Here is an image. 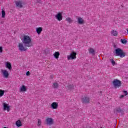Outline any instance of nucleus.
<instances>
[{
    "label": "nucleus",
    "mask_w": 128,
    "mask_h": 128,
    "mask_svg": "<svg viewBox=\"0 0 128 128\" xmlns=\"http://www.w3.org/2000/svg\"><path fill=\"white\" fill-rule=\"evenodd\" d=\"M56 18L58 19V20L60 21L62 20V13L58 12L56 16Z\"/></svg>",
    "instance_id": "10"
},
{
    "label": "nucleus",
    "mask_w": 128,
    "mask_h": 128,
    "mask_svg": "<svg viewBox=\"0 0 128 128\" xmlns=\"http://www.w3.org/2000/svg\"><path fill=\"white\" fill-rule=\"evenodd\" d=\"M78 22L79 24H84V21L82 18L79 17L78 18Z\"/></svg>",
    "instance_id": "13"
},
{
    "label": "nucleus",
    "mask_w": 128,
    "mask_h": 128,
    "mask_svg": "<svg viewBox=\"0 0 128 128\" xmlns=\"http://www.w3.org/2000/svg\"><path fill=\"white\" fill-rule=\"evenodd\" d=\"M67 58L68 60H74L75 58H76V52L74 51L72 52L70 56H68Z\"/></svg>",
    "instance_id": "5"
},
{
    "label": "nucleus",
    "mask_w": 128,
    "mask_h": 128,
    "mask_svg": "<svg viewBox=\"0 0 128 128\" xmlns=\"http://www.w3.org/2000/svg\"><path fill=\"white\" fill-rule=\"evenodd\" d=\"M36 2L38 4H42V0H36Z\"/></svg>",
    "instance_id": "30"
},
{
    "label": "nucleus",
    "mask_w": 128,
    "mask_h": 128,
    "mask_svg": "<svg viewBox=\"0 0 128 128\" xmlns=\"http://www.w3.org/2000/svg\"><path fill=\"white\" fill-rule=\"evenodd\" d=\"M38 126H40L42 124V122L40 121V120L38 119Z\"/></svg>",
    "instance_id": "29"
},
{
    "label": "nucleus",
    "mask_w": 128,
    "mask_h": 128,
    "mask_svg": "<svg viewBox=\"0 0 128 128\" xmlns=\"http://www.w3.org/2000/svg\"><path fill=\"white\" fill-rule=\"evenodd\" d=\"M54 58H56V60H58V56H60V52H55V53L54 54Z\"/></svg>",
    "instance_id": "20"
},
{
    "label": "nucleus",
    "mask_w": 128,
    "mask_h": 128,
    "mask_svg": "<svg viewBox=\"0 0 128 128\" xmlns=\"http://www.w3.org/2000/svg\"><path fill=\"white\" fill-rule=\"evenodd\" d=\"M58 106V104L56 102H54L51 104V108L53 110H56Z\"/></svg>",
    "instance_id": "8"
},
{
    "label": "nucleus",
    "mask_w": 128,
    "mask_h": 128,
    "mask_svg": "<svg viewBox=\"0 0 128 128\" xmlns=\"http://www.w3.org/2000/svg\"><path fill=\"white\" fill-rule=\"evenodd\" d=\"M100 96H102V92H100V94H99Z\"/></svg>",
    "instance_id": "36"
},
{
    "label": "nucleus",
    "mask_w": 128,
    "mask_h": 128,
    "mask_svg": "<svg viewBox=\"0 0 128 128\" xmlns=\"http://www.w3.org/2000/svg\"><path fill=\"white\" fill-rule=\"evenodd\" d=\"M16 126H18L20 128V126H22V122L20 120H18L16 122Z\"/></svg>",
    "instance_id": "19"
},
{
    "label": "nucleus",
    "mask_w": 128,
    "mask_h": 128,
    "mask_svg": "<svg viewBox=\"0 0 128 128\" xmlns=\"http://www.w3.org/2000/svg\"><path fill=\"white\" fill-rule=\"evenodd\" d=\"M2 74H3V76H4V78H8V76H10V74H8V72L6 70H2Z\"/></svg>",
    "instance_id": "11"
},
{
    "label": "nucleus",
    "mask_w": 128,
    "mask_h": 128,
    "mask_svg": "<svg viewBox=\"0 0 128 128\" xmlns=\"http://www.w3.org/2000/svg\"><path fill=\"white\" fill-rule=\"evenodd\" d=\"M2 18H4L6 16V12L4 10H2Z\"/></svg>",
    "instance_id": "26"
},
{
    "label": "nucleus",
    "mask_w": 128,
    "mask_h": 128,
    "mask_svg": "<svg viewBox=\"0 0 128 128\" xmlns=\"http://www.w3.org/2000/svg\"><path fill=\"white\" fill-rule=\"evenodd\" d=\"M6 68H8L9 70H10L12 68V64H10V62H7L6 63Z\"/></svg>",
    "instance_id": "15"
},
{
    "label": "nucleus",
    "mask_w": 128,
    "mask_h": 128,
    "mask_svg": "<svg viewBox=\"0 0 128 128\" xmlns=\"http://www.w3.org/2000/svg\"><path fill=\"white\" fill-rule=\"evenodd\" d=\"M26 76H30V71H28L26 72Z\"/></svg>",
    "instance_id": "34"
},
{
    "label": "nucleus",
    "mask_w": 128,
    "mask_h": 128,
    "mask_svg": "<svg viewBox=\"0 0 128 128\" xmlns=\"http://www.w3.org/2000/svg\"><path fill=\"white\" fill-rule=\"evenodd\" d=\"M52 87L54 88H58V84L56 82L53 83Z\"/></svg>",
    "instance_id": "23"
},
{
    "label": "nucleus",
    "mask_w": 128,
    "mask_h": 128,
    "mask_svg": "<svg viewBox=\"0 0 128 128\" xmlns=\"http://www.w3.org/2000/svg\"><path fill=\"white\" fill-rule=\"evenodd\" d=\"M120 42L122 44H126L128 42V40H126V39H121Z\"/></svg>",
    "instance_id": "25"
},
{
    "label": "nucleus",
    "mask_w": 128,
    "mask_h": 128,
    "mask_svg": "<svg viewBox=\"0 0 128 128\" xmlns=\"http://www.w3.org/2000/svg\"><path fill=\"white\" fill-rule=\"evenodd\" d=\"M0 52H2V48L0 46Z\"/></svg>",
    "instance_id": "33"
},
{
    "label": "nucleus",
    "mask_w": 128,
    "mask_h": 128,
    "mask_svg": "<svg viewBox=\"0 0 128 128\" xmlns=\"http://www.w3.org/2000/svg\"><path fill=\"white\" fill-rule=\"evenodd\" d=\"M3 106L4 110H8V112H10V106H8V104H6V103H3Z\"/></svg>",
    "instance_id": "7"
},
{
    "label": "nucleus",
    "mask_w": 128,
    "mask_h": 128,
    "mask_svg": "<svg viewBox=\"0 0 128 128\" xmlns=\"http://www.w3.org/2000/svg\"><path fill=\"white\" fill-rule=\"evenodd\" d=\"M110 62L112 64V65L114 66L116 64V62L114 60V59H110Z\"/></svg>",
    "instance_id": "27"
},
{
    "label": "nucleus",
    "mask_w": 128,
    "mask_h": 128,
    "mask_svg": "<svg viewBox=\"0 0 128 128\" xmlns=\"http://www.w3.org/2000/svg\"><path fill=\"white\" fill-rule=\"evenodd\" d=\"M112 84L114 88H120V86H122V82L118 79L114 80L112 82Z\"/></svg>",
    "instance_id": "3"
},
{
    "label": "nucleus",
    "mask_w": 128,
    "mask_h": 128,
    "mask_svg": "<svg viewBox=\"0 0 128 128\" xmlns=\"http://www.w3.org/2000/svg\"><path fill=\"white\" fill-rule=\"evenodd\" d=\"M50 78H53L52 76H50Z\"/></svg>",
    "instance_id": "37"
},
{
    "label": "nucleus",
    "mask_w": 128,
    "mask_h": 128,
    "mask_svg": "<svg viewBox=\"0 0 128 128\" xmlns=\"http://www.w3.org/2000/svg\"><path fill=\"white\" fill-rule=\"evenodd\" d=\"M16 4V6L18 8H22V1L20 0H18L16 1H15Z\"/></svg>",
    "instance_id": "6"
},
{
    "label": "nucleus",
    "mask_w": 128,
    "mask_h": 128,
    "mask_svg": "<svg viewBox=\"0 0 128 128\" xmlns=\"http://www.w3.org/2000/svg\"><path fill=\"white\" fill-rule=\"evenodd\" d=\"M21 40L25 46H28V48H30V46H32V38L30 36L28 35H24L23 38H21Z\"/></svg>",
    "instance_id": "1"
},
{
    "label": "nucleus",
    "mask_w": 128,
    "mask_h": 128,
    "mask_svg": "<svg viewBox=\"0 0 128 128\" xmlns=\"http://www.w3.org/2000/svg\"><path fill=\"white\" fill-rule=\"evenodd\" d=\"M4 94V91L2 90H0V96H2Z\"/></svg>",
    "instance_id": "28"
},
{
    "label": "nucleus",
    "mask_w": 128,
    "mask_h": 128,
    "mask_svg": "<svg viewBox=\"0 0 128 128\" xmlns=\"http://www.w3.org/2000/svg\"><path fill=\"white\" fill-rule=\"evenodd\" d=\"M27 46H24V44L22 43H18V50H20V52H26L28 50V48H26Z\"/></svg>",
    "instance_id": "4"
},
{
    "label": "nucleus",
    "mask_w": 128,
    "mask_h": 128,
    "mask_svg": "<svg viewBox=\"0 0 128 128\" xmlns=\"http://www.w3.org/2000/svg\"><path fill=\"white\" fill-rule=\"evenodd\" d=\"M120 98H124V95H121Z\"/></svg>",
    "instance_id": "35"
},
{
    "label": "nucleus",
    "mask_w": 128,
    "mask_h": 128,
    "mask_svg": "<svg viewBox=\"0 0 128 128\" xmlns=\"http://www.w3.org/2000/svg\"><path fill=\"white\" fill-rule=\"evenodd\" d=\"M124 96H128V91L124 90Z\"/></svg>",
    "instance_id": "32"
},
{
    "label": "nucleus",
    "mask_w": 128,
    "mask_h": 128,
    "mask_svg": "<svg viewBox=\"0 0 128 128\" xmlns=\"http://www.w3.org/2000/svg\"><path fill=\"white\" fill-rule=\"evenodd\" d=\"M20 92H26V87L24 85H22L20 88Z\"/></svg>",
    "instance_id": "18"
},
{
    "label": "nucleus",
    "mask_w": 128,
    "mask_h": 128,
    "mask_svg": "<svg viewBox=\"0 0 128 128\" xmlns=\"http://www.w3.org/2000/svg\"><path fill=\"white\" fill-rule=\"evenodd\" d=\"M110 34L112 36H116L118 32H117L116 30H113L111 31Z\"/></svg>",
    "instance_id": "14"
},
{
    "label": "nucleus",
    "mask_w": 128,
    "mask_h": 128,
    "mask_svg": "<svg viewBox=\"0 0 128 128\" xmlns=\"http://www.w3.org/2000/svg\"><path fill=\"white\" fill-rule=\"evenodd\" d=\"M36 32H37V34H40L42 32V28H40V27L37 28L36 29Z\"/></svg>",
    "instance_id": "16"
},
{
    "label": "nucleus",
    "mask_w": 128,
    "mask_h": 128,
    "mask_svg": "<svg viewBox=\"0 0 128 128\" xmlns=\"http://www.w3.org/2000/svg\"><path fill=\"white\" fill-rule=\"evenodd\" d=\"M113 46H114V48H118V46L116 44H113Z\"/></svg>",
    "instance_id": "31"
},
{
    "label": "nucleus",
    "mask_w": 128,
    "mask_h": 128,
    "mask_svg": "<svg viewBox=\"0 0 128 128\" xmlns=\"http://www.w3.org/2000/svg\"><path fill=\"white\" fill-rule=\"evenodd\" d=\"M82 102L84 104H88L90 102V98L86 96L82 98Z\"/></svg>",
    "instance_id": "9"
},
{
    "label": "nucleus",
    "mask_w": 128,
    "mask_h": 128,
    "mask_svg": "<svg viewBox=\"0 0 128 128\" xmlns=\"http://www.w3.org/2000/svg\"><path fill=\"white\" fill-rule=\"evenodd\" d=\"M66 88H68V90H74V84H68L66 86Z\"/></svg>",
    "instance_id": "22"
},
{
    "label": "nucleus",
    "mask_w": 128,
    "mask_h": 128,
    "mask_svg": "<svg viewBox=\"0 0 128 128\" xmlns=\"http://www.w3.org/2000/svg\"><path fill=\"white\" fill-rule=\"evenodd\" d=\"M89 54H92L93 56H94V50L92 48H90L89 50Z\"/></svg>",
    "instance_id": "21"
},
{
    "label": "nucleus",
    "mask_w": 128,
    "mask_h": 128,
    "mask_svg": "<svg viewBox=\"0 0 128 128\" xmlns=\"http://www.w3.org/2000/svg\"><path fill=\"white\" fill-rule=\"evenodd\" d=\"M66 20L67 22H69V24H72V18H66Z\"/></svg>",
    "instance_id": "24"
},
{
    "label": "nucleus",
    "mask_w": 128,
    "mask_h": 128,
    "mask_svg": "<svg viewBox=\"0 0 128 128\" xmlns=\"http://www.w3.org/2000/svg\"><path fill=\"white\" fill-rule=\"evenodd\" d=\"M47 124H54V120L52 118H48L46 119Z\"/></svg>",
    "instance_id": "12"
},
{
    "label": "nucleus",
    "mask_w": 128,
    "mask_h": 128,
    "mask_svg": "<svg viewBox=\"0 0 128 128\" xmlns=\"http://www.w3.org/2000/svg\"><path fill=\"white\" fill-rule=\"evenodd\" d=\"M124 109H122L120 108H116V112H121L122 114V112H124Z\"/></svg>",
    "instance_id": "17"
},
{
    "label": "nucleus",
    "mask_w": 128,
    "mask_h": 128,
    "mask_svg": "<svg viewBox=\"0 0 128 128\" xmlns=\"http://www.w3.org/2000/svg\"><path fill=\"white\" fill-rule=\"evenodd\" d=\"M115 56H120L121 58L126 56V52L124 50L120 48H117L114 50Z\"/></svg>",
    "instance_id": "2"
}]
</instances>
